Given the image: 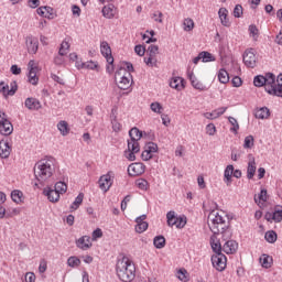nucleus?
<instances>
[{
	"label": "nucleus",
	"mask_w": 282,
	"mask_h": 282,
	"mask_svg": "<svg viewBox=\"0 0 282 282\" xmlns=\"http://www.w3.org/2000/svg\"><path fill=\"white\" fill-rule=\"evenodd\" d=\"M208 226L209 230H212L214 235L223 236L224 241H226L223 246V250L226 252V254H235V252H237V248H239V245L235 240H229L232 238L230 221L226 223V219H224L221 215L213 210L208 215Z\"/></svg>",
	"instance_id": "nucleus-1"
},
{
	"label": "nucleus",
	"mask_w": 282,
	"mask_h": 282,
	"mask_svg": "<svg viewBox=\"0 0 282 282\" xmlns=\"http://www.w3.org/2000/svg\"><path fill=\"white\" fill-rule=\"evenodd\" d=\"M54 158L42 159L34 166L35 180L41 186H44L45 182L54 175Z\"/></svg>",
	"instance_id": "nucleus-2"
},
{
	"label": "nucleus",
	"mask_w": 282,
	"mask_h": 282,
	"mask_svg": "<svg viewBox=\"0 0 282 282\" xmlns=\"http://www.w3.org/2000/svg\"><path fill=\"white\" fill-rule=\"evenodd\" d=\"M117 276L122 282H131L135 279V264L129 258L123 257L116 264Z\"/></svg>",
	"instance_id": "nucleus-3"
},
{
	"label": "nucleus",
	"mask_w": 282,
	"mask_h": 282,
	"mask_svg": "<svg viewBox=\"0 0 282 282\" xmlns=\"http://www.w3.org/2000/svg\"><path fill=\"white\" fill-rule=\"evenodd\" d=\"M131 76L127 75V68L120 67L115 73V80L118 83L119 89H129L131 87V82L129 80Z\"/></svg>",
	"instance_id": "nucleus-4"
},
{
	"label": "nucleus",
	"mask_w": 282,
	"mask_h": 282,
	"mask_svg": "<svg viewBox=\"0 0 282 282\" xmlns=\"http://www.w3.org/2000/svg\"><path fill=\"white\" fill-rule=\"evenodd\" d=\"M275 75L273 73H267L263 75H257L253 78L254 87H270V85H274Z\"/></svg>",
	"instance_id": "nucleus-5"
},
{
	"label": "nucleus",
	"mask_w": 282,
	"mask_h": 282,
	"mask_svg": "<svg viewBox=\"0 0 282 282\" xmlns=\"http://www.w3.org/2000/svg\"><path fill=\"white\" fill-rule=\"evenodd\" d=\"M212 263L218 272H224V270H226V263H227L226 254L218 253V254L212 256Z\"/></svg>",
	"instance_id": "nucleus-6"
},
{
	"label": "nucleus",
	"mask_w": 282,
	"mask_h": 282,
	"mask_svg": "<svg viewBox=\"0 0 282 282\" xmlns=\"http://www.w3.org/2000/svg\"><path fill=\"white\" fill-rule=\"evenodd\" d=\"M13 131H14V127L12 126V122L8 120V115H6V112H2V118L0 123L1 135H11Z\"/></svg>",
	"instance_id": "nucleus-7"
},
{
	"label": "nucleus",
	"mask_w": 282,
	"mask_h": 282,
	"mask_svg": "<svg viewBox=\"0 0 282 282\" xmlns=\"http://www.w3.org/2000/svg\"><path fill=\"white\" fill-rule=\"evenodd\" d=\"M147 166L144 163H132L128 166V174L130 177H138L139 175H142L145 171Z\"/></svg>",
	"instance_id": "nucleus-8"
},
{
	"label": "nucleus",
	"mask_w": 282,
	"mask_h": 282,
	"mask_svg": "<svg viewBox=\"0 0 282 282\" xmlns=\"http://www.w3.org/2000/svg\"><path fill=\"white\" fill-rule=\"evenodd\" d=\"M243 63L246 67H257V55L254 54V50L250 48L243 53Z\"/></svg>",
	"instance_id": "nucleus-9"
},
{
	"label": "nucleus",
	"mask_w": 282,
	"mask_h": 282,
	"mask_svg": "<svg viewBox=\"0 0 282 282\" xmlns=\"http://www.w3.org/2000/svg\"><path fill=\"white\" fill-rule=\"evenodd\" d=\"M29 67V83L31 85H39V77H36V72H39V67L34 63V59H31L28 64Z\"/></svg>",
	"instance_id": "nucleus-10"
},
{
	"label": "nucleus",
	"mask_w": 282,
	"mask_h": 282,
	"mask_svg": "<svg viewBox=\"0 0 282 282\" xmlns=\"http://www.w3.org/2000/svg\"><path fill=\"white\" fill-rule=\"evenodd\" d=\"M25 45L29 54H36L39 52V39L33 35L26 36Z\"/></svg>",
	"instance_id": "nucleus-11"
},
{
	"label": "nucleus",
	"mask_w": 282,
	"mask_h": 282,
	"mask_svg": "<svg viewBox=\"0 0 282 282\" xmlns=\"http://www.w3.org/2000/svg\"><path fill=\"white\" fill-rule=\"evenodd\" d=\"M111 175H113V172H108L106 175L100 176L99 178V188L104 191V193H107L109 188H111V185L113 184L111 182Z\"/></svg>",
	"instance_id": "nucleus-12"
},
{
	"label": "nucleus",
	"mask_w": 282,
	"mask_h": 282,
	"mask_svg": "<svg viewBox=\"0 0 282 282\" xmlns=\"http://www.w3.org/2000/svg\"><path fill=\"white\" fill-rule=\"evenodd\" d=\"M135 153H140V143H128V151L124 155L129 162H135Z\"/></svg>",
	"instance_id": "nucleus-13"
},
{
	"label": "nucleus",
	"mask_w": 282,
	"mask_h": 282,
	"mask_svg": "<svg viewBox=\"0 0 282 282\" xmlns=\"http://www.w3.org/2000/svg\"><path fill=\"white\" fill-rule=\"evenodd\" d=\"M265 91L270 96H276L278 98H282V84L281 83L276 84V79H275L273 84L265 87Z\"/></svg>",
	"instance_id": "nucleus-14"
},
{
	"label": "nucleus",
	"mask_w": 282,
	"mask_h": 282,
	"mask_svg": "<svg viewBox=\"0 0 282 282\" xmlns=\"http://www.w3.org/2000/svg\"><path fill=\"white\" fill-rule=\"evenodd\" d=\"M100 52L109 65H113V55H111V46L108 42H101Z\"/></svg>",
	"instance_id": "nucleus-15"
},
{
	"label": "nucleus",
	"mask_w": 282,
	"mask_h": 282,
	"mask_svg": "<svg viewBox=\"0 0 282 282\" xmlns=\"http://www.w3.org/2000/svg\"><path fill=\"white\" fill-rule=\"evenodd\" d=\"M36 13L40 17H44V19H56V13H54V9L52 7H40L36 9Z\"/></svg>",
	"instance_id": "nucleus-16"
},
{
	"label": "nucleus",
	"mask_w": 282,
	"mask_h": 282,
	"mask_svg": "<svg viewBox=\"0 0 282 282\" xmlns=\"http://www.w3.org/2000/svg\"><path fill=\"white\" fill-rule=\"evenodd\" d=\"M24 107L29 109L30 111H39L43 106L41 105V101L34 97H29L24 101Z\"/></svg>",
	"instance_id": "nucleus-17"
},
{
	"label": "nucleus",
	"mask_w": 282,
	"mask_h": 282,
	"mask_svg": "<svg viewBox=\"0 0 282 282\" xmlns=\"http://www.w3.org/2000/svg\"><path fill=\"white\" fill-rule=\"evenodd\" d=\"M130 141L128 140V144H139L138 141L142 140V131L137 127L130 129L129 131Z\"/></svg>",
	"instance_id": "nucleus-18"
},
{
	"label": "nucleus",
	"mask_w": 282,
	"mask_h": 282,
	"mask_svg": "<svg viewBox=\"0 0 282 282\" xmlns=\"http://www.w3.org/2000/svg\"><path fill=\"white\" fill-rule=\"evenodd\" d=\"M10 153H12V148L8 141H0V158L2 160H8L10 158Z\"/></svg>",
	"instance_id": "nucleus-19"
},
{
	"label": "nucleus",
	"mask_w": 282,
	"mask_h": 282,
	"mask_svg": "<svg viewBox=\"0 0 282 282\" xmlns=\"http://www.w3.org/2000/svg\"><path fill=\"white\" fill-rule=\"evenodd\" d=\"M76 246L79 248V250H89L91 248V237L89 236H83L79 239L75 241Z\"/></svg>",
	"instance_id": "nucleus-20"
},
{
	"label": "nucleus",
	"mask_w": 282,
	"mask_h": 282,
	"mask_svg": "<svg viewBox=\"0 0 282 282\" xmlns=\"http://www.w3.org/2000/svg\"><path fill=\"white\" fill-rule=\"evenodd\" d=\"M43 195H45L47 199L53 204H55L56 202H58V199H61V194L51 187L44 188Z\"/></svg>",
	"instance_id": "nucleus-21"
},
{
	"label": "nucleus",
	"mask_w": 282,
	"mask_h": 282,
	"mask_svg": "<svg viewBox=\"0 0 282 282\" xmlns=\"http://www.w3.org/2000/svg\"><path fill=\"white\" fill-rule=\"evenodd\" d=\"M188 79L194 89H198V91H206V86L197 79L194 73H188Z\"/></svg>",
	"instance_id": "nucleus-22"
},
{
	"label": "nucleus",
	"mask_w": 282,
	"mask_h": 282,
	"mask_svg": "<svg viewBox=\"0 0 282 282\" xmlns=\"http://www.w3.org/2000/svg\"><path fill=\"white\" fill-rule=\"evenodd\" d=\"M101 13L105 19H113L116 17V7L113 4L105 6Z\"/></svg>",
	"instance_id": "nucleus-23"
},
{
	"label": "nucleus",
	"mask_w": 282,
	"mask_h": 282,
	"mask_svg": "<svg viewBox=\"0 0 282 282\" xmlns=\"http://www.w3.org/2000/svg\"><path fill=\"white\" fill-rule=\"evenodd\" d=\"M221 25L225 28H230V20L228 19V10L226 8H220L218 11Z\"/></svg>",
	"instance_id": "nucleus-24"
},
{
	"label": "nucleus",
	"mask_w": 282,
	"mask_h": 282,
	"mask_svg": "<svg viewBox=\"0 0 282 282\" xmlns=\"http://www.w3.org/2000/svg\"><path fill=\"white\" fill-rule=\"evenodd\" d=\"M170 87L172 89H176L177 91H182L184 89V78L182 77H174L170 82Z\"/></svg>",
	"instance_id": "nucleus-25"
},
{
	"label": "nucleus",
	"mask_w": 282,
	"mask_h": 282,
	"mask_svg": "<svg viewBox=\"0 0 282 282\" xmlns=\"http://www.w3.org/2000/svg\"><path fill=\"white\" fill-rule=\"evenodd\" d=\"M254 173H257V162L252 159L248 162L247 178L252 180V177H254Z\"/></svg>",
	"instance_id": "nucleus-26"
},
{
	"label": "nucleus",
	"mask_w": 282,
	"mask_h": 282,
	"mask_svg": "<svg viewBox=\"0 0 282 282\" xmlns=\"http://www.w3.org/2000/svg\"><path fill=\"white\" fill-rule=\"evenodd\" d=\"M256 118L259 120H267L270 118V109L268 107H262L256 111Z\"/></svg>",
	"instance_id": "nucleus-27"
},
{
	"label": "nucleus",
	"mask_w": 282,
	"mask_h": 282,
	"mask_svg": "<svg viewBox=\"0 0 282 282\" xmlns=\"http://www.w3.org/2000/svg\"><path fill=\"white\" fill-rule=\"evenodd\" d=\"M218 80L219 83H221L223 85H226L227 83H230V75L228 74V70L225 68H221L218 72Z\"/></svg>",
	"instance_id": "nucleus-28"
},
{
	"label": "nucleus",
	"mask_w": 282,
	"mask_h": 282,
	"mask_svg": "<svg viewBox=\"0 0 282 282\" xmlns=\"http://www.w3.org/2000/svg\"><path fill=\"white\" fill-rule=\"evenodd\" d=\"M232 173H235V166L228 165L224 173L225 182L227 185L230 184V182H232V175H234Z\"/></svg>",
	"instance_id": "nucleus-29"
},
{
	"label": "nucleus",
	"mask_w": 282,
	"mask_h": 282,
	"mask_svg": "<svg viewBox=\"0 0 282 282\" xmlns=\"http://www.w3.org/2000/svg\"><path fill=\"white\" fill-rule=\"evenodd\" d=\"M153 245L158 250H162V248L166 246V238H164V236H156L153 239Z\"/></svg>",
	"instance_id": "nucleus-30"
},
{
	"label": "nucleus",
	"mask_w": 282,
	"mask_h": 282,
	"mask_svg": "<svg viewBox=\"0 0 282 282\" xmlns=\"http://www.w3.org/2000/svg\"><path fill=\"white\" fill-rule=\"evenodd\" d=\"M11 199L15 204H22V202H23V192H21L19 189L12 191L11 192Z\"/></svg>",
	"instance_id": "nucleus-31"
},
{
	"label": "nucleus",
	"mask_w": 282,
	"mask_h": 282,
	"mask_svg": "<svg viewBox=\"0 0 282 282\" xmlns=\"http://www.w3.org/2000/svg\"><path fill=\"white\" fill-rule=\"evenodd\" d=\"M57 129L61 132L62 135H68L69 134V123L67 121H59L57 123Z\"/></svg>",
	"instance_id": "nucleus-32"
},
{
	"label": "nucleus",
	"mask_w": 282,
	"mask_h": 282,
	"mask_svg": "<svg viewBox=\"0 0 282 282\" xmlns=\"http://www.w3.org/2000/svg\"><path fill=\"white\" fill-rule=\"evenodd\" d=\"M83 199H85V194L79 193L70 205V210H78V208H80V204H83Z\"/></svg>",
	"instance_id": "nucleus-33"
},
{
	"label": "nucleus",
	"mask_w": 282,
	"mask_h": 282,
	"mask_svg": "<svg viewBox=\"0 0 282 282\" xmlns=\"http://www.w3.org/2000/svg\"><path fill=\"white\" fill-rule=\"evenodd\" d=\"M272 215L273 221H275V224H280V221H282V206H275L274 212H272Z\"/></svg>",
	"instance_id": "nucleus-34"
},
{
	"label": "nucleus",
	"mask_w": 282,
	"mask_h": 282,
	"mask_svg": "<svg viewBox=\"0 0 282 282\" xmlns=\"http://www.w3.org/2000/svg\"><path fill=\"white\" fill-rule=\"evenodd\" d=\"M54 189L58 192L59 195H63V193H67V184L63 181H59L55 184Z\"/></svg>",
	"instance_id": "nucleus-35"
},
{
	"label": "nucleus",
	"mask_w": 282,
	"mask_h": 282,
	"mask_svg": "<svg viewBox=\"0 0 282 282\" xmlns=\"http://www.w3.org/2000/svg\"><path fill=\"white\" fill-rule=\"evenodd\" d=\"M183 25L185 32H193V29L195 28V22L193 21V19L187 18L184 20Z\"/></svg>",
	"instance_id": "nucleus-36"
},
{
	"label": "nucleus",
	"mask_w": 282,
	"mask_h": 282,
	"mask_svg": "<svg viewBox=\"0 0 282 282\" xmlns=\"http://www.w3.org/2000/svg\"><path fill=\"white\" fill-rule=\"evenodd\" d=\"M166 219H167V226H175L177 224V216H175V212H169L166 214Z\"/></svg>",
	"instance_id": "nucleus-37"
},
{
	"label": "nucleus",
	"mask_w": 282,
	"mask_h": 282,
	"mask_svg": "<svg viewBox=\"0 0 282 282\" xmlns=\"http://www.w3.org/2000/svg\"><path fill=\"white\" fill-rule=\"evenodd\" d=\"M67 265L69 268H78L80 265V259H78L76 256H72L67 260Z\"/></svg>",
	"instance_id": "nucleus-38"
},
{
	"label": "nucleus",
	"mask_w": 282,
	"mask_h": 282,
	"mask_svg": "<svg viewBox=\"0 0 282 282\" xmlns=\"http://www.w3.org/2000/svg\"><path fill=\"white\" fill-rule=\"evenodd\" d=\"M67 52H69V42H67L66 40H64L61 44L59 47V56H67Z\"/></svg>",
	"instance_id": "nucleus-39"
},
{
	"label": "nucleus",
	"mask_w": 282,
	"mask_h": 282,
	"mask_svg": "<svg viewBox=\"0 0 282 282\" xmlns=\"http://www.w3.org/2000/svg\"><path fill=\"white\" fill-rule=\"evenodd\" d=\"M200 58L203 63H213L215 61V56L206 51L200 52Z\"/></svg>",
	"instance_id": "nucleus-40"
},
{
	"label": "nucleus",
	"mask_w": 282,
	"mask_h": 282,
	"mask_svg": "<svg viewBox=\"0 0 282 282\" xmlns=\"http://www.w3.org/2000/svg\"><path fill=\"white\" fill-rule=\"evenodd\" d=\"M264 238L268 243H274L276 241V232L274 230L267 231Z\"/></svg>",
	"instance_id": "nucleus-41"
},
{
	"label": "nucleus",
	"mask_w": 282,
	"mask_h": 282,
	"mask_svg": "<svg viewBox=\"0 0 282 282\" xmlns=\"http://www.w3.org/2000/svg\"><path fill=\"white\" fill-rule=\"evenodd\" d=\"M260 261L263 268H270L272 265V257L268 254H262V257L260 258Z\"/></svg>",
	"instance_id": "nucleus-42"
},
{
	"label": "nucleus",
	"mask_w": 282,
	"mask_h": 282,
	"mask_svg": "<svg viewBox=\"0 0 282 282\" xmlns=\"http://www.w3.org/2000/svg\"><path fill=\"white\" fill-rule=\"evenodd\" d=\"M149 229V223H139L135 226V232H138L139 235H142V232H145V230Z\"/></svg>",
	"instance_id": "nucleus-43"
},
{
	"label": "nucleus",
	"mask_w": 282,
	"mask_h": 282,
	"mask_svg": "<svg viewBox=\"0 0 282 282\" xmlns=\"http://www.w3.org/2000/svg\"><path fill=\"white\" fill-rule=\"evenodd\" d=\"M210 246L215 254H221V242L219 241L215 242V240H212Z\"/></svg>",
	"instance_id": "nucleus-44"
},
{
	"label": "nucleus",
	"mask_w": 282,
	"mask_h": 282,
	"mask_svg": "<svg viewBox=\"0 0 282 282\" xmlns=\"http://www.w3.org/2000/svg\"><path fill=\"white\" fill-rule=\"evenodd\" d=\"M135 184L141 191H147V188H149V182L144 178L137 180Z\"/></svg>",
	"instance_id": "nucleus-45"
},
{
	"label": "nucleus",
	"mask_w": 282,
	"mask_h": 282,
	"mask_svg": "<svg viewBox=\"0 0 282 282\" xmlns=\"http://www.w3.org/2000/svg\"><path fill=\"white\" fill-rule=\"evenodd\" d=\"M254 147V137L248 135L245 138L243 148L245 149H252Z\"/></svg>",
	"instance_id": "nucleus-46"
},
{
	"label": "nucleus",
	"mask_w": 282,
	"mask_h": 282,
	"mask_svg": "<svg viewBox=\"0 0 282 282\" xmlns=\"http://www.w3.org/2000/svg\"><path fill=\"white\" fill-rule=\"evenodd\" d=\"M242 15H243V7H241V4H236L234 9L235 19H241Z\"/></svg>",
	"instance_id": "nucleus-47"
},
{
	"label": "nucleus",
	"mask_w": 282,
	"mask_h": 282,
	"mask_svg": "<svg viewBox=\"0 0 282 282\" xmlns=\"http://www.w3.org/2000/svg\"><path fill=\"white\" fill-rule=\"evenodd\" d=\"M228 121L230 122L231 126H234L230 131L234 133H237L239 131V122H237V119L235 117H229Z\"/></svg>",
	"instance_id": "nucleus-48"
},
{
	"label": "nucleus",
	"mask_w": 282,
	"mask_h": 282,
	"mask_svg": "<svg viewBox=\"0 0 282 282\" xmlns=\"http://www.w3.org/2000/svg\"><path fill=\"white\" fill-rule=\"evenodd\" d=\"M150 109L154 112V113H162V104L160 102H152L150 105Z\"/></svg>",
	"instance_id": "nucleus-49"
},
{
	"label": "nucleus",
	"mask_w": 282,
	"mask_h": 282,
	"mask_svg": "<svg viewBox=\"0 0 282 282\" xmlns=\"http://www.w3.org/2000/svg\"><path fill=\"white\" fill-rule=\"evenodd\" d=\"M148 153H158V143L149 142L145 147Z\"/></svg>",
	"instance_id": "nucleus-50"
},
{
	"label": "nucleus",
	"mask_w": 282,
	"mask_h": 282,
	"mask_svg": "<svg viewBox=\"0 0 282 282\" xmlns=\"http://www.w3.org/2000/svg\"><path fill=\"white\" fill-rule=\"evenodd\" d=\"M80 67H82V69H96V67H98V64L90 61V62H87V63H82Z\"/></svg>",
	"instance_id": "nucleus-51"
},
{
	"label": "nucleus",
	"mask_w": 282,
	"mask_h": 282,
	"mask_svg": "<svg viewBox=\"0 0 282 282\" xmlns=\"http://www.w3.org/2000/svg\"><path fill=\"white\" fill-rule=\"evenodd\" d=\"M126 67V74L127 76H131V72H134V68H133V64H131L130 62H123V69Z\"/></svg>",
	"instance_id": "nucleus-52"
},
{
	"label": "nucleus",
	"mask_w": 282,
	"mask_h": 282,
	"mask_svg": "<svg viewBox=\"0 0 282 282\" xmlns=\"http://www.w3.org/2000/svg\"><path fill=\"white\" fill-rule=\"evenodd\" d=\"M159 50H160V47H159L158 45L151 44V45L148 47L149 56L155 57V56L158 55Z\"/></svg>",
	"instance_id": "nucleus-53"
},
{
	"label": "nucleus",
	"mask_w": 282,
	"mask_h": 282,
	"mask_svg": "<svg viewBox=\"0 0 282 282\" xmlns=\"http://www.w3.org/2000/svg\"><path fill=\"white\" fill-rule=\"evenodd\" d=\"M249 32L251 36H253L254 41L259 37V29H257V25H249Z\"/></svg>",
	"instance_id": "nucleus-54"
},
{
	"label": "nucleus",
	"mask_w": 282,
	"mask_h": 282,
	"mask_svg": "<svg viewBox=\"0 0 282 282\" xmlns=\"http://www.w3.org/2000/svg\"><path fill=\"white\" fill-rule=\"evenodd\" d=\"M10 87L11 88L8 90L7 96H14L17 94V89H19L17 82H11Z\"/></svg>",
	"instance_id": "nucleus-55"
},
{
	"label": "nucleus",
	"mask_w": 282,
	"mask_h": 282,
	"mask_svg": "<svg viewBox=\"0 0 282 282\" xmlns=\"http://www.w3.org/2000/svg\"><path fill=\"white\" fill-rule=\"evenodd\" d=\"M206 133L208 135H215V133H217V128L213 123H208L206 126Z\"/></svg>",
	"instance_id": "nucleus-56"
},
{
	"label": "nucleus",
	"mask_w": 282,
	"mask_h": 282,
	"mask_svg": "<svg viewBox=\"0 0 282 282\" xmlns=\"http://www.w3.org/2000/svg\"><path fill=\"white\" fill-rule=\"evenodd\" d=\"M162 17H164L162 11H156L152 14V19H154L156 23H163Z\"/></svg>",
	"instance_id": "nucleus-57"
},
{
	"label": "nucleus",
	"mask_w": 282,
	"mask_h": 282,
	"mask_svg": "<svg viewBox=\"0 0 282 282\" xmlns=\"http://www.w3.org/2000/svg\"><path fill=\"white\" fill-rule=\"evenodd\" d=\"M134 52L135 54H138V56H143L144 53L147 52V48H144V46L139 44L134 46Z\"/></svg>",
	"instance_id": "nucleus-58"
},
{
	"label": "nucleus",
	"mask_w": 282,
	"mask_h": 282,
	"mask_svg": "<svg viewBox=\"0 0 282 282\" xmlns=\"http://www.w3.org/2000/svg\"><path fill=\"white\" fill-rule=\"evenodd\" d=\"M175 226H176V228H184V226H186V218L176 217Z\"/></svg>",
	"instance_id": "nucleus-59"
},
{
	"label": "nucleus",
	"mask_w": 282,
	"mask_h": 282,
	"mask_svg": "<svg viewBox=\"0 0 282 282\" xmlns=\"http://www.w3.org/2000/svg\"><path fill=\"white\" fill-rule=\"evenodd\" d=\"M231 83H232L234 87H241V85L243 84V82L241 80V77H239V76H235L231 79Z\"/></svg>",
	"instance_id": "nucleus-60"
},
{
	"label": "nucleus",
	"mask_w": 282,
	"mask_h": 282,
	"mask_svg": "<svg viewBox=\"0 0 282 282\" xmlns=\"http://www.w3.org/2000/svg\"><path fill=\"white\" fill-rule=\"evenodd\" d=\"M131 202V195H127L121 202V210H127V204Z\"/></svg>",
	"instance_id": "nucleus-61"
},
{
	"label": "nucleus",
	"mask_w": 282,
	"mask_h": 282,
	"mask_svg": "<svg viewBox=\"0 0 282 282\" xmlns=\"http://www.w3.org/2000/svg\"><path fill=\"white\" fill-rule=\"evenodd\" d=\"M63 56H65V55H61V54L58 53V55H56V56L54 57V63H55V65H63V63H65V58H64Z\"/></svg>",
	"instance_id": "nucleus-62"
},
{
	"label": "nucleus",
	"mask_w": 282,
	"mask_h": 282,
	"mask_svg": "<svg viewBox=\"0 0 282 282\" xmlns=\"http://www.w3.org/2000/svg\"><path fill=\"white\" fill-rule=\"evenodd\" d=\"M102 237V229L97 228L93 231V239L96 241V239H100Z\"/></svg>",
	"instance_id": "nucleus-63"
},
{
	"label": "nucleus",
	"mask_w": 282,
	"mask_h": 282,
	"mask_svg": "<svg viewBox=\"0 0 282 282\" xmlns=\"http://www.w3.org/2000/svg\"><path fill=\"white\" fill-rule=\"evenodd\" d=\"M36 281V275L34 273L29 272L25 274V282H35Z\"/></svg>",
	"instance_id": "nucleus-64"
}]
</instances>
